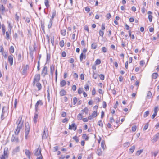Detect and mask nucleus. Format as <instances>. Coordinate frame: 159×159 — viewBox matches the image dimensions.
I'll list each match as a JSON object with an SVG mask.
<instances>
[{
    "label": "nucleus",
    "instance_id": "nucleus-1",
    "mask_svg": "<svg viewBox=\"0 0 159 159\" xmlns=\"http://www.w3.org/2000/svg\"><path fill=\"white\" fill-rule=\"evenodd\" d=\"M22 117L20 116L19 117L16 122L17 127L14 131L15 135H13L11 138V141L12 142L17 143L18 142L19 139L17 135L19 134L20 129L22 127L23 121H22Z\"/></svg>",
    "mask_w": 159,
    "mask_h": 159
},
{
    "label": "nucleus",
    "instance_id": "nucleus-2",
    "mask_svg": "<svg viewBox=\"0 0 159 159\" xmlns=\"http://www.w3.org/2000/svg\"><path fill=\"white\" fill-rule=\"evenodd\" d=\"M30 126L29 123L27 122L26 123L25 125V138L27 139L28 138V135L30 132Z\"/></svg>",
    "mask_w": 159,
    "mask_h": 159
},
{
    "label": "nucleus",
    "instance_id": "nucleus-3",
    "mask_svg": "<svg viewBox=\"0 0 159 159\" xmlns=\"http://www.w3.org/2000/svg\"><path fill=\"white\" fill-rule=\"evenodd\" d=\"M8 148L6 147L4 149L3 155H2L0 157V159H6L8 157Z\"/></svg>",
    "mask_w": 159,
    "mask_h": 159
},
{
    "label": "nucleus",
    "instance_id": "nucleus-4",
    "mask_svg": "<svg viewBox=\"0 0 159 159\" xmlns=\"http://www.w3.org/2000/svg\"><path fill=\"white\" fill-rule=\"evenodd\" d=\"M40 79V75L39 74H36L35 75L34 78V80L33 82V85H34L35 82H38L39 81Z\"/></svg>",
    "mask_w": 159,
    "mask_h": 159
},
{
    "label": "nucleus",
    "instance_id": "nucleus-5",
    "mask_svg": "<svg viewBox=\"0 0 159 159\" xmlns=\"http://www.w3.org/2000/svg\"><path fill=\"white\" fill-rule=\"evenodd\" d=\"M47 74V68L46 66H44L42 70L41 75L43 76L44 77Z\"/></svg>",
    "mask_w": 159,
    "mask_h": 159
},
{
    "label": "nucleus",
    "instance_id": "nucleus-6",
    "mask_svg": "<svg viewBox=\"0 0 159 159\" xmlns=\"http://www.w3.org/2000/svg\"><path fill=\"white\" fill-rule=\"evenodd\" d=\"M43 104V103L42 102V101L41 100H39L38 101L35 106V111H37L38 109V107L39 106H41Z\"/></svg>",
    "mask_w": 159,
    "mask_h": 159
},
{
    "label": "nucleus",
    "instance_id": "nucleus-7",
    "mask_svg": "<svg viewBox=\"0 0 159 159\" xmlns=\"http://www.w3.org/2000/svg\"><path fill=\"white\" fill-rule=\"evenodd\" d=\"M41 148H38L36 149L35 150V152L34 153L35 156L38 157L39 156V155H41Z\"/></svg>",
    "mask_w": 159,
    "mask_h": 159
},
{
    "label": "nucleus",
    "instance_id": "nucleus-8",
    "mask_svg": "<svg viewBox=\"0 0 159 159\" xmlns=\"http://www.w3.org/2000/svg\"><path fill=\"white\" fill-rule=\"evenodd\" d=\"M159 138V133H157L153 137L152 140V142H155L157 141Z\"/></svg>",
    "mask_w": 159,
    "mask_h": 159
},
{
    "label": "nucleus",
    "instance_id": "nucleus-9",
    "mask_svg": "<svg viewBox=\"0 0 159 159\" xmlns=\"http://www.w3.org/2000/svg\"><path fill=\"white\" fill-rule=\"evenodd\" d=\"M69 129H73L74 131H75L77 129V126L75 123H72L71 125H69Z\"/></svg>",
    "mask_w": 159,
    "mask_h": 159
},
{
    "label": "nucleus",
    "instance_id": "nucleus-10",
    "mask_svg": "<svg viewBox=\"0 0 159 159\" xmlns=\"http://www.w3.org/2000/svg\"><path fill=\"white\" fill-rule=\"evenodd\" d=\"M8 61L10 65H12L13 63V58L12 56L10 55L8 56Z\"/></svg>",
    "mask_w": 159,
    "mask_h": 159
},
{
    "label": "nucleus",
    "instance_id": "nucleus-11",
    "mask_svg": "<svg viewBox=\"0 0 159 159\" xmlns=\"http://www.w3.org/2000/svg\"><path fill=\"white\" fill-rule=\"evenodd\" d=\"M55 70V66L54 65H52L50 66V73L52 75H53Z\"/></svg>",
    "mask_w": 159,
    "mask_h": 159
},
{
    "label": "nucleus",
    "instance_id": "nucleus-12",
    "mask_svg": "<svg viewBox=\"0 0 159 159\" xmlns=\"http://www.w3.org/2000/svg\"><path fill=\"white\" fill-rule=\"evenodd\" d=\"M38 113L37 111H36L35 113L34 117L33 118V121L34 123H36L37 122V120L38 117Z\"/></svg>",
    "mask_w": 159,
    "mask_h": 159
},
{
    "label": "nucleus",
    "instance_id": "nucleus-13",
    "mask_svg": "<svg viewBox=\"0 0 159 159\" xmlns=\"http://www.w3.org/2000/svg\"><path fill=\"white\" fill-rule=\"evenodd\" d=\"M5 107H3L2 109V112L1 115V119L2 120H4L5 118V111L4 110Z\"/></svg>",
    "mask_w": 159,
    "mask_h": 159
},
{
    "label": "nucleus",
    "instance_id": "nucleus-14",
    "mask_svg": "<svg viewBox=\"0 0 159 159\" xmlns=\"http://www.w3.org/2000/svg\"><path fill=\"white\" fill-rule=\"evenodd\" d=\"M25 154L27 156L28 158L29 159H30V154H31V153H30V151L28 150L25 149Z\"/></svg>",
    "mask_w": 159,
    "mask_h": 159
},
{
    "label": "nucleus",
    "instance_id": "nucleus-15",
    "mask_svg": "<svg viewBox=\"0 0 159 159\" xmlns=\"http://www.w3.org/2000/svg\"><path fill=\"white\" fill-rule=\"evenodd\" d=\"M29 68V66L28 65H26L25 67L23 70L22 74L23 75L25 74L26 72V70Z\"/></svg>",
    "mask_w": 159,
    "mask_h": 159
},
{
    "label": "nucleus",
    "instance_id": "nucleus-16",
    "mask_svg": "<svg viewBox=\"0 0 159 159\" xmlns=\"http://www.w3.org/2000/svg\"><path fill=\"white\" fill-rule=\"evenodd\" d=\"M20 148L19 147H17L13 151L12 153L14 154H16L19 151Z\"/></svg>",
    "mask_w": 159,
    "mask_h": 159
},
{
    "label": "nucleus",
    "instance_id": "nucleus-17",
    "mask_svg": "<svg viewBox=\"0 0 159 159\" xmlns=\"http://www.w3.org/2000/svg\"><path fill=\"white\" fill-rule=\"evenodd\" d=\"M46 130V128H45L44 129L43 132L42 134V139H46L47 138V135L45 133V131Z\"/></svg>",
    "mask_w": 159,
    "mask_h": 159
},
{
    "label": "nucleus",
    "instance_id": "nucleus-18",
    "mask_svg": "<svg viewBox=\"0 0 159 159\" xmlns=\"http://www.w3.org/2000/svg\"><path fill=\"white\" fill-rule=\"evenodd\" d=\"M66 92L65 90L62 89L60 91V95L61 96H63L66 94Z\"/></svg>",
    "mask_w": 159,
    "mask_h": 159
},
{
    "label": "nucleus",
    "instance_id": "nucleus-19",
    "mask_svg": "<svg viewBox=\"0 0 159 159\" xmlns=\"http://www.w3.org/2000/svg\"><path fill=\"white\" fill-rule=\"evenodd\" d=\"M86 58V56L85 55H84L83 53H82L81 54L80 56V60L81 62H82L83 60V59H85Z\"/></svg>",
    "mask_w": 159,
    "mask_h": 159
},
{
    "label": "nucleus",
    "instance_id": "nucleus-20",
    "mask_svg": "<svg viewBox=\"0 0 159 159\" xmlns=\"http://www.w3.org/2000/svg\"><path fill=\"white\" fill-rule=\"evenodd\" d=\"M96 153L98 156L101 155L102 154L101 149L100 148H98V149H97V151H96Z\"/></svg>",
    "mask_w": 159,
    "mask_h": 159
},
{
    "label": "nucleus",
    "instance_id": "nucleus-21",
    "mask_svg": "<svg viewBox=\"0 0 159 159\" xmlns=\"http://www.w3.org/2000/svg\"><path fill=\"white\" fill-rule=\"evenodd\" d=\"M91 48L93 49H95L97 47V44L96 43H93L91 46Z\"/></svg>",
    "mask_w": 159,
    "mask_h": 159
},
{
    "label": "nucleus",
    "instance_id": "nucleus-22",
    "mask_svg": "<svg viewBox=\"0 0 159 159\" xmlns=\"http://www.w3.org/2000/svg\"><path fill=\"white\" fill-rule=\"evenodd\" d=\"M66 84V82L65 80H62L60 82V85L61 87H64Z\"/></svg>",
    "mask_w": 159,
    "mask_h": 159
},
{
    "label": "nucleus",
    "instance_id": "nucleus-23",
    "mask_svg": "<svg viewBox=\"0 0 159 159\" xmlns=\"http://www.w3.org/2000/svg\"><path fill=\"white\" fill-rule=\"evenodd\" d=\"M82 112V114L84 113H85V114H88V108L86 107L84 109L82 110L81 111Z\"/></svg>",
    "mask_w": 159,
    "mask_h": 159
},
{
    "label": "nucleus",
    "instance_id": "nucleus-24",
    "mask_svg": "<svg viewBox=\"0 0 159 159\" xmlns=\"http://www.w3.org/2000/svg\"><path fill=\"white\" fill-rule=\"evenodd\" d=\"M36 86L38 88V90H40L41 89L42 86L41 84L39 82H37L36 84Z\"/></svg>",
    "mask_w": 159,
    "mask_h": 159
},
{
    "label": "nucleus",
    "instance_id": "nucleus-25",
    "mask_svg": "<svg viewBox=\"0 0 159 159\" xmlns=\"http://www.w3.org/2000/svg\"><path fill=\"white\" fill-rule=\"evenodd\" d=\"M61 34L63 36H65L66 34V30L65 29H63L61 30Z\"/></svg>",
    "mask_w": 159,
    "mask_h": 159
},
{
    "label": "nucleus",
    "instance_id": "nucleus-26",
    "mask_svg": "<svg viewBox=\"0 0 159 159\" xmlns=\"http://www.w3.org/2000/svg\"><path fill=\"white\" fill-rule=\"evenodd\" d=\"M135 149V146H132L129 149V152L131 153V154L132 153Z\"/></svg>",
    "mask_w": 159,
    "mask_h": 159
},
{
    "label": "nucleus",
    "instance_id": "nucleus-27",
    "mask_svg": "<svg viewBox=\"0 0 159 159\" xmlns=\"http://www.w3.org/2000/svg\"><path fill=\"white\" fill-rule=\"evenodd\" d=\"M82 114H79L77 116V119L79 120H81L82 119Z\"/></svg>",
    "mask_w": 159,
    "mask_h": 159
},
{
    "label": "nucleus",
    "instance_id": "nucleus-28",
    "mask_svg": "<svg viewBox=\"0 0 159 159\" xmlns=\"http://www.w3.org/2000/svg\"><path fill=\"white\" fill-rule=\"evenodd\" d=\"M56 14V11H53L52 14V16H51V18L50 19V20H53V18H54V17L55 16Z\"/></svg>",
    "mask_w": 159,
    "mask_h": 159
},
{
    "label": "nucleus",
    "instance_id": "nucleus-29",
    "mask_svg": "<svg viewBox=\"0 0 159 159\" xmlns=\"http://www.w3.org/2000/svg\"><path fill=\"white\" fill-rule=\"evenodd\" d=\"M142 152H143V150H140L137 151L136 153V155L137 156H139L141 154V153Z\"/></svg>",
    "mask_w": 159,
    "mask_h": 159
},
{
    "label": "nucleus",
    "instance_id": "nucleus-30",
    "mask_svg": "<svg viewBox=\"0 0 159 159\" xmlns=\"http://www.w3.org/2000/svg\"><path fill=\"white\" fill-rule=\"evenodd\" d=\"M45 4L47 8H48L49 6V1L48 0H45Z\"/></svg>",
    "mask_w": 159,
    "mask_h": 159
},
{
    "label": "nucleus",
    "instance_id": "nucleus-31",
    "mask_svg": "<svg viewBox=\"0 0 159 159\" xmlns=\"http://www.w3.org/2000/svg\"><path fill=\"white\" fill-rule=\"evenodd\" d=\"M59 45L61 48L63 47L64 45V41L63 40H61L59 43Z\"/></svg>",
    "mask_w": 159,
    "mask_h": 159
},
{
    "label": "nucleus",
    "instance_id": "nucleus-32",
    "mask_svg": "<svg viewBox=\"0 0 159 159\" xmlns=\"http://www.w3.org/2000/svg\"><path fill=\"white\" fill-rule=\"evenodd\" d=\"M152 94L150 91H149L148 92L147 95V98L148 99H149L150 98V97L151 96Z\"/></svg>",
    "mask_w": 159,
    "mask_h": 159
},
{
    "label": "nucleus",
    "instance_id": "nucleus-33",
    "mask_svg": "<svg viewBox=\"0 0 159 159\" xmlns=\"http://www.w3.org/2000/svg\"><path fill=\"white\" fill-rule=\"evenodd\" d=\"M158 76V74L156 73H154L152 74V77L153 78L155 79L157 78Z\"/></svg>",
    "mask_w": 159,
    "mask_h": 159
},
{
    "label": "nucleus",
    "instance_id": "nucleus-34",
    "mask_svg": "<svg viewBox=\"0 0 159 159\" xmlns=\"http://www.w3.org/2000/svg\"><path fill=\"white\" fill-rule=\"evenodd\" d=\"M83 138L85 140H87L89 139V138L88 137L86 134H84L82 136Z\"/></svg>",
    "mask_w": 159,
    "mask_h": 159
},
{
    "label": "nucleus",
    "instance_id": "nucleus-35",
    "mask_svg": "<svg viewBox=\"0 0 159 159\" xmlns=\"http://www.w3.org/2000/svg\"><path fill=\"white\" fill-rule=\"evenodd\" d=\"M149 125V122H148L144 126L143 128V130L145 131L148 128Z\"/></svg>",
    "mask_w": 159,
    "mask_h": 159
},
{
    "label": "nucleus",
    "instance_id": "nucleus-36",
    "mask_svg": "<svg viewBox=\"0 0 159 159\" xmlns=\"http://www.w3.org/2000/svg\"><path fill=\"white\" fill-rule=\"evenodd\" d=\"M130 144V143L129 142H127L123 144V146L124 147H128Z\"/></svg>",
    "mask_w": 159,
    "mask_h": 159
},
{
    "label": "nucleus",
    "instance_id": "nucleus-37",
    "mask_svg": "<svg viewBox=\"0 0 159 159\" xmlns=\"http://www.w3.org/2000/svg\"><path fill=\"white\" fill-rule=\"evenodd\" d=\"M6 39L8 40L10 39V36L9 32L7 31L6 33Z\"/></svg>",
    "mask_w": 159,
    "mask_h": 159
},
{
    "label": "nucleus",
    "instance_id": "nucleus-38",
    "mask_svg": "<svg viewBox=\"0 0 159 159\" xmlns=\"http://www.w3.org/2000/svg\"><path fill=\"white\" fill-rule=\"evenodd\" d=\"M9 51L13 53L14 52V47L13 46H11L9 49Z\"/></svg>",
    "mask_w": 159,
    "mask_h": 159
},
{
    "label": "nucleus",
    "instance_id": "nucleus-39",
    "mask_svg": "<svg viewBox=\"0 0 159 159\" xmlns=\"http://www.w3.org/2000/svg\"><path fill=\"white\" fill-rule=\"evenodd\" d=\"M92 115L93 116V117H96L97 115V111H93L92 113Z\"/></svg>",
    "mask_w": 159,
    "mask_h": 159
},
{
    "label": "nucleus",
    "instance_id": "nucleus-40",
    "mask_svg": "<svg viewBox=\"0 0 159 159\" xmlns=\"http://www.w3.org/2000/svg\"><path fill=\"white\" fill-rule=\"evenodd\" d=\"M149 114V112L148 111H146L144 114L143 117L144 118L146 117Z\"/></svg>",
    "mask_w": 159,
    "mask_h": 159
},
{
    "label": "nucleus",
    "instance_id": "nucleus-41",
    "mask_svg": "<svg viewBox=\"0 0 159 159\" xmlns=\"http://www.w3.org/2000/svg\"><path fill=\"white\" fill-rule=\"evenodd\" d=\"M77 102V98L76 97H74L73 98V103L74 105H75Z\"/></svg>",
    "mask_w": 159,
    "mask_h": 159
},
{
    "label": "nucleus",
    "instance_id": "nucleus-42",
    "mask_svg": "<svg viewBox=\"0 0 159 159\" xmlns=\"http://www.w3.org/2000/svg\"><path fill=\"white\" fill-rule=\"evenodd\" d=\"M99 34L100 36L103 37L104 35V32L102 30H100L99 31Z\"/></svg>",
    "mask_w": 159,
    "mask_h": 159
},
{
    "label": "nucleus",
    "instance_id": "nucleus-43",
    "mask_svg": "<svg viewBox=\"0 0 159 159\" xmlns=\"http://www.w3.org/2000/svg\"><path fill=\"white\" fill-rule=\"evenodd\" d=\"M52 23H53L52 21L50 20V22H49L48 25V28H51Z\"/></svg>",
    "mask_w": 159,
    "mask_h": 159
},
{
    "label": "nucleus",
    "instance_id": "nucleus-44",
    "mask_svg": "<svg viewBox=\"0 0 159 159\" xmlns=\"http://www.w3.org/2000/svg\"><path fill=\"white\" fill-rule=\"evenodd\" d=\"M51 43L53 46H54V37H51Z\"/></svg>",
    "mask_w": 159,
    "mask_h": 159
},
{
    "label": "nucleus",
    "instance_id": "nucleus-45",
    "mask_svg": "<svg viewBox=\"0 0 159 159\" xmlns=\"http://www.w3.org/2000/svg\"><path fill=\"white\" fill-rule=\"evenodd\" d=\"M82 89L81 88H79L78 89V93L79 94H80L82 93H83Z\"/></svg>",
    "mask_w": 159,
    "mask_h": 159
},
{
    "label": "nucleus",
    "instance_id": "nucleus-46",
    "mask_svg": "<svg viewBox=\"0 0 159 159\" xmlns=\"http://www.w3.org/2000/svg\"><path fill=\"white\" fill-rule=\"evenodd\" d=\"M50 59V55L48 53H47V61H48Z\"/></svg>",
    "mask_w": 159,
    "mask_h": 159
},
{
    "label": "nucleus",
    "instance_id": "nucleus-47",
    "mask_svg": "<svg viewBox=\"0 0 159 159\" xmlns=\"http://www.w3.org/2000/svg\"><path fill=\"white\" fill-rule=\"evenodd\" d=\"M98 125L100 126L101 127H102L103 125V124L102 123V120H100L98 122Z\"/></svg>",
    "mask_w": 159,
    "mask_h": 159
},
{
    "label": "nucleus",
    "instance_id": "nucleus-48",
    "mask_svg": "<svg viewBox=\"0 0 159 159\" xmlns=\"http://www.w3.org/2000/svg\"><path fill=\"white\" fill-rule=\"evenodd\" d=\"M5 10V8L3 5H1L0 7V11L3 12Z\"/></svg>",
    "mask_w": 159,
    "mask_h": 159
},
{
    "label": "nucleus",
    "instance_id": "nucleus-49",
    "mask_svg": "<svg viewBox=\"0 0 159 159\" xmlns=\"http://www.w3.org/2000/svg\"><path fill=\"white\" fill-rule=\"evenodd\" d=\"M102 51L103 52L105 53L107 52V48L105 47H103L102 48Z\"/></svg>",
    "mask_w": 159,
    "mask_h": 159
},
{
    "label": "nucleus",
    "instance_id": "nucleus-50",
    "mask_svg": "<svg viewBox=\"0 0 159 159\" xmlns=\"http://www.w3.org/2000/svg\"><path fill=\"white\" fill-rule=\"evenodd\" d=\"M101 63V61L100 60L97 59L95 61V63L96 65H99Z\"/></svg>",
    "mask_w": 159,
    "mask_h": 159
},
{
    "label": "nucleus",
    "instance_id": "nucleus-51",
    "mask_svg": "<svg viewBox=\"0 0 159 159\" xmlns=\"http://www.w3.org/2000/svg\"><path fill=\"white\" fill-rule=\"evenodd\" d=\"M73 139L77 143L79 142V139L76 136H74L73 137Z\"/></svg>",
    "mask_w": 159,
    "mask_h": 159
},
{
    "label": "nucleus",
    "instance_id": "nucleus-52",
    "mask_svg": "<svg viewBox=\"0 0 159 159\" xmlns=\"http://www.w3.org/2000/svg\"><path fill=\"white\" fill-rule=\"evenodd\" d=\"M19 19V16L17 15V14H16L15 16V19L17 21H18Z\"/></svg>",
    "mask_w": 159,
    "mask_h": 159
},
{
    "label": "nucleus",
    "instance_id": "nucleus-53",
    "mask_svg": "<svg viewBox=\"0 0 159 159\" xmlns=\"http://www.w3.org/2000/svg\"><path fill=\"white\" fill-rule=\"evenodd\" d=\"M5 31H6V30H5V27L3 25L2 26V32L3 34H4L5 33Z\"/></svg>",
    "mask_w": 159,
    "mask_h": 159
},
{
    "label": "nucleus",
    "instance_id": "nucleus-54",
    "mask_svg": "<svg viewBox=\"0 0 159 159\" xmlns=\"http://www.w3.org/2000/svg\"><path fill=\"white\" fill-rule=\"evenodd\" d=\"M98 76V75L97 74L95 73H93V78L96 79L97 78Z\"/></svg>",
    "mask_w": 159,
    "mask_h": 159
},
{
    "label": "nucleus",
    "instance_id": "nucleus-55",
    "mask_svg": "<svg viewBox=\"0 0 159 159\" xmlns=\"http://www.w3.org/2000/svg\"><path fill=\"white\" fill-rule=\"evenodd\" d=\"M111 16V15L110 13L107 14L106 16L107 19H109Z\"/></svg>",
    "mask_w": 159,
    "mask_h": 159
},
{
    "label": "nucleus",
    "instance_id": "nucleus-56",
    "mask_svg": "<svg viewBox=\"0 0 159 159\" xmlns=\"http://www.w3.org/2000/svg\"><path fill=\"white\" fill-rule=\"evenodd\" d=\"M99 77L101 80H104V79L105 77L104 75L102 74H100L99 75Z\"/></svg>",
    "mask_w": 159,
    "mask_h": 159
},
{
    "label": "nucleus",
    "instance_id": "nucleus-57",
    "mask_svg": "<svg viewBox=\"0 0 159 159\" xmlns=\"http://www.w3.org/2000/svg\"><path fill=\"white\" fill-rule=\"evenodd\" d=\"M72 89L73 91H75L76 89V86L75 85H74L72 87Z\"/></svg>",
    "mask_w": 159,
    "mask_h": 159
},
{
    "label": "nucleus",
    "instance_id": "nucleus-58",
    "mask_svg": "<svg viewBox=\"0 0 159 159\" xmlns=\"http://www.w3.org/2000/svg\"><path fill=\"white\" fill-rule=\"evenodd\" d=\"M158 107H155L154 109V113H155L157 114V112L158 111Z\"/></svg>",
    "mask_w": 159,
    "mask_h": 159
},
{
    "label": "nucleus",
    "instance_id": "nucleus-59",
    "mask_svg": "<svg viewBox=\"0 0 159 159\" xmlns=\"http://www.w3.org/2000/svg\"><path fill=\"white\" fill-rule=\"evenodd\" d=\"M136 130V126H134L132 127V130L133 132H135Z\"/></svg>",
    "mask_w": 159,
    "mask_h": 159
},
{
    "label": "nucleus",
    "instance_id": "nucleus-60",
    "mask_svg": "<svg viewBox=\"0 0 159 159\" xmlns=\"http://www.w3.org/2000/svg\"><path fill=\"white\" fill-rule=\"evenodd\" d=\"M152 15H149L148 16V18L149 19V20L150 22H151L152 21Z\"/></svg>",
    "mask_w": 159,
    "mask_h": 159
},
{
    "label": "nucleus",
    "instance_id": "nucleus-61",
    "mask_svg": "<svg viewBox=\"0 0 159 159\" xmlns=\"http://www.w3.org/2000/svg\"><path fill=\"white\" fill-rule=\"evenodd\" d=\"M105 29V25L104 24H102V25L101 30H104Z\"/></svg>",
    "mask_w": 159,
    "mask_h": 159
},
{
    "label": "nucleus",
    "instance_id": "nucleus-62",
    "mask_svg": "<svg viewBox=\"0 0 159 159\" xmlns=\"http://www.w3.org/2000/svg\"><path fill=\"white\" fill-rule=\"evenodd\" d=\"M96 93V90L95 88H94L92 91V94L93 95H94Z\"/></svg>",
    "mask_w": 159,
    "mask_h": 159
},
{
    "label": "nucleus",
    "instance_id": "nucleus-63",
    "mask_svg": "<svg viewBox=\"0 0 159 159\" xmlns=\"http://www.w3.org/2000/svg\"><path fill=\"white\" fill-rule=\"evenodd\" d=\"M36 159H43V157L42 154L40 155H39V156L37 157Z\"/></svg>",
    "mask_w": 159,
    "mask_h": 159
},
{
    "label": "nucleus",
    "instance_id": "nucleus-64",
    "mask_svg": "<svg viewBox=\"0 0 159 159\" xmlns=\"http://www.w3.org/2000/svg\"><path fill=\"white\" fill-rule=\"evenodd\" d=\"M61 55L63 57H65L66 56V53L65 51H63Z\"/></svg>",
    "mask_w": 159,
    "mask_h": 159
}]
</instances>
